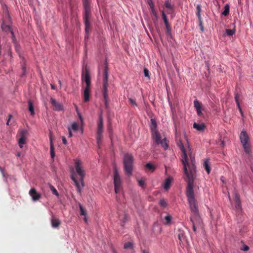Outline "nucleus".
<instances>
[{
    "instance_id": "f257e3e1",
    "label": "nucleus",
    "mask_w": 253,
    "mask_h": 253,
    "mask_svg": "<svg viewBox=\"0 0 253 253\" xmlns=\"http://www.w3.org/2000/svg\"><path fill=\"white\" fill-rule=\"evenodd\" d=\"M74 162L76 171H73L71 178L75 183L78 192L81 193L82 188L84 186V178L85 171L83 168V163L80 159H75Z\"/></svg>"
},
{
    "instance_id": "f03ea898",
    "label": "nucleus",
    "mask_w": 253,
    "mask_h": 253,
    "mask_svg": "<svg viewBox=\"0 0 253 253\" xmlns=\"http://www.w3.org/2000/svg\"><path fill=\"white\" fill-rule=\"evenodd\" d=\"M184 172L186 176L187 186L186 187V196L188 200L195 198L193 190L194 180L196 176V166L193 163V160L191 159V165L183 168Z\"/></svg>"
},
{
    "instance_id": "7ed1b4c3",
    "label": "nucleus",
    "mask_w": 253,
    "mask_h": 253,
    "mask_svg": "<svg viewBox=\"0 0 253 253\" xmlns=\"http://www.w3.org/2000/svg\"><path fill=\"white\" fill-rule=\"evenodd\" d=\"M84 7V20L85 25V31L88 34L90 31L89 18L91 15L90 5L89 0H83Z\"/></svg>"
},
{
    "instance_id": "20e7f679",
    "label": "nucleus",
    "mask_w": 253,
    "mask_h": 253,
    "mask_svg": "<svg viewBox=\"0 0 253 253\" xmlns=\"http://www.w3.org/2000/svg\"><path fill=\"white\" fill-rule=\"evenodd\" d=\"M176 141L177 146L179 148L180 150L181 151V162L183 165V168L186 169V167H189L191 165V159L193 160V163L194 164V158L192 157L191 155L190 157V162L189 161V160L187 157V154L186 153V150L185 149L184 146L182 144L180 139H178L177 138H176Z\"/></svg>"
},
{
    "instance_id": "39448f33",
    "label": "nucleus",
    "mask_w": 253,
    "mask_h": 253,
    "mask_svg": "<svg viewBox=\"0 0 253 253\" xmlns=\"http://www.w3.org/2000/svg\"><path fill=\"white\" fill-rule=\"evenodd\" d=\"M133 160V158L131 154L127 153L125 155L124 159V169L128 176H130L132 174Z\"/></svg>"
},
{
    "instance_id": "423d86ee",
    "label": "nucleus",
    "mask_w": 253,
    "mask_h": 253,
    "mask_svg": "<svg viewBox=\"0 0 253 253\" xmlns=\"http://www.w3.org/2000/svg\"><path fill=\"white\" fill-rule=\"evenodd\" d=\"M240 139L245 152L247 154H249L251 152L250 139L246 131L243 130L241 131L240 135Z\"/></svg>"
},
{
    "instance_id": "0eeeda50",
    "label": "nucleus",
    "mask_w": 253,
    "mask_h": 253,
    "mask_svg": "<svg viewBox=\"0 0 253 253\" xmlns=\"http://www.w3.org/2000/svg\"><path fill=\"white\" fill-rule=\"evenodd\" d=\"M188 201L189 204L190 211L192 212L191 217H195L197 220L199 221V217L200 216L199 213L198 207L196 200L194 198L188 199Z\"/></svg>"
},
{
    "instance_id": "6e6552de",
    "label": "nucleus",
    "mask_w": 253,
    "mask_h": 253,
    "mask_svg": "<svg viewBox=\"0 0 253 253\" xmlns=\"http://www.w3.org/2000/svg\"><path fill=\"white\" fill-rule=\"evenodd\" d=\"M152 137L157 144H161L165 150L168 149V145L166 142V138L162 139L161 135L158 131L152 132Z\"/></svg>"
},
{
    "instance_id": "1a4fd4ad",
    "label": "nucleus",
    "mask_w": 253,
    "mask_h": 253,
    "mask_svg": "<svg viewBox=\"0 0 253 253\" xmlns=\"http://www.w3.org/2000/svg\"><path fill=\"white\" fill-rule=\"evenodd\" d=\"M114 183L115 185V192L118 193L121 190L122 181L119 172L116 168L114 169Z\"/></svg>"
},
{
    "instance_id": "9d476101",
    "label": "nucleus",
    "mask_w": 253,
    "mask_h": 253,
    "mask_svg": "<svg viewBox=\"0 0 253 253\" xmlns=\"http://www.w3.org/2000/svg\"><path fill=\"white\" fill-rule=\"evenodd\" d=\"M103 131V119L101 116H100L99 118V121L97 124V135H96V140L97 143L98 145H100L101 143V140L102 137V134Z\"/></svg>"
},
{
    "instance_id": "9b49d317",
    "label": "nucleus",
    "mask_w": 253,
    "mask_h": 253,
    "mask_svg": "<svg viewBox=\"0 0 253 253\" xmlns=\"http://www.w3.org/2000/svg\"><path fill=\"white\" fill-rule=\"evenodd\" d=\"M82 79L84 81L86 84V86H90V77L89 73V70L87 67H85L83 69Z\"/></svg>"
},
{
    "instance_id": "f8f14e48",
    "label": "nucleus",
    "mask_w": 253,
    "mask_h": 253,
    "mask_svg": "<svg viewBox=\"0 0 253 253\" xmlns=\"http://www.w3.org/2000/svg\"><path fill=\"white\" fill-rule=\"evenodd\" d=\"M29 194L34 201H38L41 198V194L37 192L35 188L31 189L29 191Z\"/></svg>"
},
{
    "instance_id": "ddd939ff",
    "label": "nucleus",
    "mask_w": 253,
    "mask_h": 253,
    "mask_svg": "<svg viewBox=\"0 0 253 253\" xmlns=\"http://www.w3.org/2000/svg\"><path fill=\"white\" fill-rule=\"evenodd\" d=\"M50 102L53 107L54 110L58 111L63 110V105L60 102L57 101L53 98L50 99Z\"/></svg>"
},
{
    "instance_id": "4468645a",
    "label": "nucleus",
    "mask_w": 253,
    "mask_h": 253,
    "mask_svg": "<svg viewBox=\"0 0 253 253\" xmlns=\"http://www.w3.org/2000/svg\"><path fill=\"white\" fill-rule=\"evenodd\" d=\"M107 86L108 84H103V96L104 98V105L106 108H108L109 107V104L108 102V96L107 92Z\"/></svg>"
},
{
    "instance_id": "2eb2a0df",
    "label": "nucleus",
    "mask_w": 253,
    "mask_h": 253,
    "mask_svg": "<svg viewBox=\"0 0 253 253\" xmlns=\"http://www.w3.org/2000/svg\"><path fill=\"white\" fill-rule=\"evenodd\" d=\"M164 6L167 9L168 14H172L174 11V6L172 5L169 0H167L164 3Z\"/></svg>"
},
{
    "instance_id": "dca6fc26",
    "label": "nucleus",
    "mask_w": 253,
    "mask_h": 253,
    "mask_svg": "<svg viewBox=\"0 0 253 253\" xmlns=\"http://www.w3.org/2000/svg\"><path fill=\"white\" fill-rule=\"evenodd\" d=\"M194 106L196 110L197 115L201 116L203 114L202 112V104L198 100L196 99L194 101Z\"/></svg>"
},
{
    "instance_id": "f3484780",
    "label": "nucleus",
    "mask_w": 253,
    "mask_h": 253,
    "mask_svg": "<svg viewBox=\"0 0 253 253\" xmlns=\"http://www.w3.org/2000/svg\"><path fill=\"white\" fill-rule=\"evenodd\" d=\"M190 221L192 224L193 230L195 232L196 231V226L200 225L201 223V217H199V221L197 220L194 217H190Z\"/></svg>"
},
{
    "instance_id": "a211bd4d",
    "label": "nucleus",
    "mask_w": 253,
    "mask_h": 253,
    "mask_svg": "<svg viewBox=\"0 0 253 253\" xmlns=\"http://www.w3.org/2000/svg\"><path fill=\"white\" fill-rule=\"evenodd\" d=\"M90 86H85L84 91V100L88 102L89 100Z\"/></svg>"
},
{
    "instance_id": "6ab92c4d",
    "label": "nucleus",
    "mask_w": 253,
    "mask_h": 253,
    "mask_svg": "<svg viewBox=\"0 0 253 253\" xmlns=\"http://www.w3.org/2000/svg\"><path fill=\"white\" fill-rule=\"evenodd\" d=\"M49 140H50V150L51 158H53L55 157L54 148L52 142V134L49 133Z\"/></svg>"
},
{
    "instance_id": "aec40b11",
    "label": "nucleus",
    "mask_w": 253,
    "mask_h": 253,
    "mask_svg": "<svg viewBox=\"0 0 253 253\" xmlns=\"http://www.w3.org/2000/svg\"><path fill=\"white\" fill-rule=\"evenodd\" d=\"M51 222V225L53 228L58 227L61 224L60 220L53 216L52 217Z\"/></svg>"
},
{
    "instance_id": "412c9836",
    "label": "nucleus",
    "mask_w": 253,
    "mask_h": 253,
    "mask_svg": "<svg viewBox=\"0 0 253 253\" xmlns=\"http://www.w3.org/2000/svg\"><path fill=\"white\" fill-rule=\"evenodd\" d=\"M193 127L198 131H203L206 128V126L204 123L198 124L194 123Z\"/></svg>"
},
{
    "instance_id": "4be33fe9",
    "label": "nucleus",
    "mask_w": 253,
    "mask_h": 253,
    "mask_svg": "<svg viewBox=\"0 0 253 253\" xmlns=\"http://www.w3.org/2000/svg\"><path fill=\"white\" fill-rule=\"evenodd\" d=\"M108 66L105 64L103 72V84H108Z\"/></svg>"
},
{
    "instance_id": "5701e85b",
    "label": "nucleus",
    "mask_w": 253,
    "mask_h": 253,
    "mask_svg": "<svg viewBox=\"0 0 253 253\" xmlns=\"http://www.w3.org/2000/svg\"><path fill=\"white\" fill-rule=\"evenodd\" d=\"M171 181L172 178L170 177H168L165 180L163 185V187L165 190H167L170 188Z\"/></svg>"
},
{
    "instance_id": "b1692460",
    "label": "nucleus",
    "mask_w": 253,
    "mask_h": 253,
    "mask_svg": "<svg viewBox=\"0 0 253 253\" xmlns=\"http://www.w3.org/2000/svg\"><path fill=\"white\" fill-rule=\"evenodd\" d=\"M157 123L156 122V121L153 119H151V125H150V129L151 130V132H153L154 131H158L157 129Z\"/></svg>"
},
{
    "instance_id": "393cba45",
    "label": "nucleus",
    "mask_w": 253,
    "mask_h": 253,
    "mask_svg": "<svg viewBox=\"0 0 253 253\" xmlns=\"http://www.w3.org/2000/svg\"><path fill=\"white\" fill-rule=\"evenodd\" d=\"M240 97V95L239 93H236L235 94V100L236 103L237 105L238 108L241 114L242 115V114H243L242 110L241 107H240V105L239 104Z\"/></svg>"
},
{
    "instance_id": "a878e982",
    "label": "nucleus",
    "mask_w": 253,
    "mask_h": 253,
    "mask_svg": "<svg viewBox=\"0 0 253 253\" xmlns=\"http://www.w3.org/2000/svg\"><path fill=\"white\" fill-rule=\"evenodd\" d=\"M204 167L206 170L207 172L209 174L211 171V168L209 165V162L208 159H207L204 163L203 164Z\"/></svg>"
},
{
    "instance_id": "bb28decb",
    "label": "nucleus",
    "mask_w": 253,
    "mask_h": 253,
    "mask_svg": "<svg viewBox=\"0 0 253 253\" xmlns=\"http://www.w3.org/2000/svg\"><path fill=\"white\" fill-rule=\"evenodd\" d=\"M145 167L147 169L151 171V172H154L156 169V167L154 165L150 163H148L145 165Z\"/></svg>"
},
{
    "instance_id": "cd10ccee",
    "label": "nucleus",
    "mask_w": 253,
    "mask_h": 253,
    "mask_svg": "<svg viewBox=\"0 0 253 253\" xmlns=\"http://www.w3.org/2000/svg\"><path fill=\"white\" fill-rule=\"evenodd\" d=\"M28 110L30 112L31 115H34L35 114L34 106L31 100L28 101Z\"/></svg>"
},
{
    "instance_id": "c85d7f7f",
    "label": "nucleus",
    "mask_w": 253,
    "mask_h": 253,
    "mask_svg": "<svg viewBox=\"0 0 253 253\" xmlns=\"http://www.w3.org/2000/svg\"><path fill=\"white\" fill-rule=\"evenodd\" d=\"M1 29L3 31L9 32L11 34V32H13L11 27L9 25H6L4 24L1 25Z\"/></svg>"
},
{
    "instance_id": "c756f323",
    "label": "nucleus",
    "mask_w": 253,
    "mask_h": 253,
    "mask_svg": "<svg viewBox=\"0 0 253 253\" xmlns=\"http://www.w3.org/2000/svg\"><path fill=\"white\" fill-rule=\"evenodd\" d=\"M27 133V130L26 129H22L19 131V134L20 138H26V134Z\"/></svg>"
},
{
    "instance_id": "7c9ffc66",
    "label": "nucleus",
    "mask_w": 253,
    "mask_h": 253,
    "mask_svg": "<svg viewBox=\"0 0 253 253\" xmlns=\"http://www.w3.org/2000/svg\"><path fill=\"white\" fill-rule=\"evenodd\" d=\"M161 11V13H162V18H163V19L164 20L165 25L166 24L169 23L168 19L167 18V15H166V14L165 11L164 10H162Z\"/></svg>"
},
{
    "instance_id": "2f4dec72",
    "label": "nucleus",
    "mask_w": 253,
    "mask_h": 253,
    "mask_svg": "<svg viewBox=\"0 0 253 253\" xmlns=\"http://www.w3.org/2000/svg\"><path fill=\"white\" fill-rule=\"evenodd\" d=\"M161 11V13H162V18H163V19L164 20L165 25L166 24L169 23L168 19L167 18V15H166V14L165 11L164 10H162Z\"/></svg>"
},
{
    "instance_id": "473e14b6",
    "label": "nucleus",
    "mask_w": 253,
    "mask_h": 253,
    "mask_svg": "<svg viewBox=\"0 0 253 253\" xmlns=\"http://www.w3.org/2000/svg\"><path fill=\"white\" fill-rule=\"evenodd\" d=\"M229 13V6L228 4H226L224 6V10L222 12V14L224 16H227Z\"/></svg>"
},
{
    "instance_id": "72a5a7b5",
    "label": "nucleus",
    "mask_w": 253,
    "mask_h": 253,
    "mask_svg": "<svg viewBox=\"0 0 253 253\" xmlns=\"http://www.w3.org/2000/svg\"><path fill=\"white\" fill-rule=\"evenodd\" d=\"M201 6L200 4H197L196 6V15L198 18L202 17L201 15Z\"/></svg>"
},
{
    "instance_id": "f704fd0d",
    "label": "nucleus",
    "mask_w": 253,
    "mask_h": 253,
    "mask_svg": "<svg viewBox=\"0 0 253 253\" xmlns=\"http://www.w3.org/2000/svg\"><path fill=\"white\" fill-rule=\"evenodd\" d=\"M177 236L180 242H182L184 239V234L183 232L182 231H179Z\"/></svg>"
},
{
    "instance_id": "c9c22d12",
    "label": "nucleus",
    "mask_w": 253,
    "mask_h": 253,
    "mask_svg": "<svg viewBox=\"0 0 253 253\" xmlns=\"http://www.w3.org/2000/svg\"><path fill=\"white\" fill-rule=\"evenodd\" d=\"M26 143V138H19L18 140V144L19 147L22 148L23 147V145Z\"/></svg>"
},
{
    "instance_id": "e433bc0d",
    "label": "nucleus",
    "mask_w": 253,
    "mask_h": 253,
    "mask_svg": "<svg viewBox=\"0 0 253 253\" xmlns=\"http://www.w3.org/2000/svg\"><path fill=\"white\" fill-rule=\"evenodd\" d=\"M124 247L125 249H133V244L131 242H128L124 244Z\"/></svg>"
},
{
    "instance_id": "4c0bfd02",
    "label": "nucleus",
    "mask_w": 253,
    "mask_h": 253,
    "mask_svg": "<svg viewBox=\"0 0 253 253\" xmlns=\"http://www.w3.org/2000/svg\"><path fill=\"white\" fill-rule=\"evenodd\" d=\"M49 188L51 190V191H52V193L56 195V196H59V194H58V191H57V190L55 188V187L52 186V185L50 184L49 185Z\"/></svg>"
},
{
    "instance_id": "58836bf2",
    "label": "nucleus",
    "mask_w": 253,
    "mask_h": 253,
    "mask_svg": "<svg viewBox=\"0 0 253 253\" xmlns=\"http://www.w3.org/2000/svg\"><path fill=\"white\" fill-rule=\"evenodd\" d=\"M171 219H172L171 216L170 215L168 214L165 217V222L164 223L165 224H169L171 222Z\"/></svg>"
},
{
    "instance_id": "ea45409f",
    "label": "nucleus",
    "mask_w": 253,
    "mask_h": 253,
    "mask_svg": "<svg viewBox=\"0 0 253 253\" xmlns=\"http://www.w3.org/2000/svg\"><path fill=\"white\" fill-rule=\"evenodd\" d=\"M226 33L227 35L232 36L235 33V29H226Z\"/></svg>"
},
{
    "instance_id": "a19ab883",
    "label": "nucleus",
    "mask_w": 253,
    "mask_h": 253,
    "mask_svg": "<svg viewBox=\"0 0 253 253\" xmlns=\"http://www.w3.org/2000/svg\"><path fill=\"white\" fill-rule=\"evenodd\" d=\"M199 21V26L200 27L201 31L203 32L204 31V26L203 24V21L202 19V17L198 18Z\"/></svg>"
},
{
    "instance_id": "79ce46f5",
    "label": "nucleus",
    "mask_w": 253,
    "mask_h": 253,
    "mask_svg": "<svg viewBox=\"0 0 253 253\" xmlns=\"http://www.w3.org/2000/svg\"><path fill=\"white\" fill-rule=\"evenodd\" d=\"M79 208L81 211V214L82 215L86 216V211L81 204H79Z\"/></svg>"
},
{
    "instance_id": "37998d69",
    "label": "nucleus",
    "mask_w": 253,
    "mask_h": 253,
    "mask_svg": "<svg viewBox=\"0 0 253 253\" xmlns=\"http://www.w3.org/2000/svg\"><path fill=\"white\" fill-rule=\"evenodd\" d=\"M138 185L141 187L144 188L145 187V182L144 179H140L138 180Z\"/></svg>"
},
{
    "instance_id": "c03bdc74",
    "label": "nucleus",
    "mask_w": 253,
    "mask_h": 253,
    "mask_svg": "<svg viewBox=\"0 0 253 253\" xmlns=\"http://www.w3.org/2000/svg\"><path fill=\"white\" fill-rule=\"evenodd\" d=\"M165 26L166 28L167 33L168 34L170 35L171 33V27H170L169 23L165 24Z\"/></svg>"
},
{
    "instance_id": "a18cd8bd",
    "label": "nucleus",
    "mask_w": 253,
    "mask_h": 253,
    "mask_svg": "<svg viewBox=\"0 0 253 253\" xmlns=\"http://www.w3.org/2000/svg\"><path fill=\"white\" fill-rule=\"evenodd\" d=\"M160 205L161 207L165 208L167 206V203L164 199H162L160 201Z\"/></svg>"
},
{
    "instance_id": "49530a36",
    "label": "nucleus",
    "mask_w": 253,
    "mask_h": 253,
    "mask_svg": "<svg viewBox=\"0 0 253 253\" xmlns=\"http://www.w3.org/2000/svg\"><path fill=\"white\" fill-rule=\"evenodd\" d=\"M72 128L74 131H77L79 128V125L77 123H74L72 125Z\"/></svg>"
},
{
    "instance_id": "de8ad7c7",
    "label": "nucleus",
    "mask_w": 253,
    "mask_h": 253,
    "mask_svg": "<svg viewBox=\"0 0 253 253\" xmlns=\"http://www.w3.org/2000/svg\"><path fill=\"white\" fill-rule=\"evenodd\" d=\"M241 250L244 251H248L249 250V247L247 245L244 244L241 248Z\"/></svg>"
},
{
    "instance_id": "09e8293b",
    "label": "nucleus",
    "mask_w": 253,
    "mask_h": 253,
    "mask_svg": "<svg viewBox=\"0 0 253 253\" xmlns=\"http://www.w3.org/2000/svg\"><path fill=\"white\" fill-rule=\"evenodd\" d=\"M11 39H12V42L14 43H16V38L14 35L13 32H11Z\"/></svg>"
},
{
    "instance_id": "8fccbe9b",
    "label": "nucleus",
    "mask_w": 253,
    "mask_h": 253,
    "mask_svg": "<svg viewBox=\"0 0 253 253\" xmlns=\"http://www.w3.org/2000/svg\"><path fill=\"white\" fill-rule=\"evenodd\" d=\"M235 200L236 203L241 202L240 196L237 194H235Z\"/></svg>"
},
{
    "instance_id": "3c124183",
    "label": "nucleus",
    "mask_w": 253,
    "mask_h": 253,
    "mask_svg": "<svg viewBox=\"0 0 253 253\" xmlns=\"http://www.w3.org/2000/svg\"><path fill=\"white\" fill-rule=\"evenodd\" d=\"M129 102L132 104V105H133L135 106H137V104L136 103V102H135V101L131 99V98H129Z\"/></svg>"
},
{
    "instance_id": "603ef678",
    "label": "nucleus",
    "mask_w": 253,
    "mask_h": 253,
    "mask_svg": "<svg viewBox=\"0 0 253 253\" xmlns=\"http://www.w3.org/2000/svg\"><path fill=\"white\" fill-rule=\"evenodd\" d=\"M144 75L145 77H149V71L148 69L145 68L144 70Z\"/></svg>"
},
{
    "instance_id": "864d4df0",
    "label": "nucleus",
    "mask_w": 253,
    "mask_h": 253,
    "mask_svg": "<svg viewBox=\"0 0 253 253\" xmlns=\"http://www.w3.org/2000/svg\"><path fill=\"white\" fill-rule=\"evenodd\" d=\"M151 13L156 18L157 17V14L156 11H155V8L151 9Z\"/></svg>"
},
{
    "instance_id": "5fc2aeb1",
    "label": "nucleus",
    "mask_w": 253,
    "mask_h": 253,
    "mask_svg": "<svg viewBox=\"0 0 253 253\" xmlns=\"http://www.w3.org/2000/svg\"><path fill=\"white\" fill-rule=\"evenodd\" d=\"M62 140L63 143L64 144L66 145L67 144V141L65 136L62 137Z\"/></svg>"
},
{
    "instance_id": "6e6d98bb",
    "label": "nucleus",
    "mask_w": 253,
    "mask_h": 253,
    "mask_svg": "<svg viewBox=\"0 0 253 253\" xmlns=\"http://www.w3.org/2000/svg\"><path fill=\"white\" fill-rule=\"evenodd\" d=\"M149 6L151 9H154V4L153 3L152 1H151L150 2H149Z\"/></svg>"
},
{
    "instance_id": "4d7b16f0",
    "label": "nucleus",
    "mask_w": 253,
    "mask_h": 253,
    "mask_svg": "<svg viewBox=\"0 0 253 253\" xmlns=\"http://www.w3.org/2000/svg\"><path fill=\"white\" fill-rule=\"evenodd\" d=\"M236 208L237 209H241V202L236 203Z\"/></svg>"
},
{
    "instance_id": "13d9d810",
    "label": "nucleus",
    "mask_w": 253,
    "mask_h": 253,
    "mask_svg": "<svg viewBox=\"0 0 253 253\" xmlns=\"http://www.w3.org/2000/svg\"><path fill=\"white\" fill-rule=\"evenodd\" d=\"M69 129V137H71L73 136L71 129L70 128H68Z\"/></svg>"
},
{
    "instance_id": "bf43d9fd",
    "label": "nucleus",
    "mask_w": 253,
    "mask_h": 253,
    "mask_svg": "<svg viewBox=\"0 0 253 253\" xmlns=\"http://www.w3.org/2000/svg\"><path fill=\"white\" fill-rule=\"evenodd\" d=\"M219 145H220L221 146L223 147V146H224V141H223V140H221L220 141V144H219Z\"/></svg>"
},
{
    "instance_id": "052dcab7",
    "label": "nucleus",
    "mask_w": 253,
    "mask_h": 253,
    "mask_svg": "<svg viewBox=\"0 0 253 253\" xmlns=\"http://www.w3.org/2000/svg\"><path fill=\"white\" fill-rule=\"evenodd\" d=\"M11 117H12V116H11V115H9V119H8V120H7V123H6V124H7V125H8V126L9 125L10 119V118H11Z\"/></svg>"
},
{
    "instance_id": "680f3d73",
    "label": "nucleus",
    "mask_w": 253,
    "mask_h": 253,
    "mask_svg": "<svg viewBox=\"0 0 253 253\" xmlns=\"http://www.w3.org/2000/svg\"><path fill=\"white\" fill-rule=\"evenodd\" d=\"M84 222L86 223L87 222V218H86V216H84Z\"/></svg>"
},
{
    "instance_id": "e2e57ef3",
    "label": "nucleus",
    "mask_w": 253,
    "mask_h": 253,
    "mask_svg": "<svg viewBox=\"0 0 253 253\" xmlns=\"http://www.w3.org/2000/svg\"><path fill=\"white\" fill-rule=\"evenodd\" d=\"M51 87L52 89H55V86L53 84H51Z\"/></svg>"
},
{
    "instance_id": "0e129e2a",
    "label": "nucleus",
    "mask_w": 253,
    "mask_h": 253,
    "mask_svg": "<svg viewBox=\"0 0 253 253\" xmlns=\"http://www.w3.org/2000/svg\"><path fill=\"white\" fill-rule=\"evenodd\" d=\"M79 118L80 119V120H81V121L82 122L83 121V118H82V117L81 115H79Z\"/></svg>"
},
{
    "instance_id": "69168bd1",
    "label": "nucleus",
    "mask_w": 253,
    "mask_h": 253,
    "mask_svg": "<svg viewBox=\"0 0 253 253\" xmlns=\"http://www.w3.org/2000/svg\"><path fill=\"white\" fill-rule=\"evenodd\" d=\"M126 218H127V216H126V215H125V219L126 220Z\"/></svg>"
},
{
    "instance_id": "338daca9",
    "label": "nucleus",
    "mask_w": 253,
    "mask_h": 253,
    "mask_svg": "<svg viewBox=\"0 0 253 253\" xmlns=\"http://www.w3.org/2000/svg\"><path fill=\"white\" fill-rule=\"evenodd\" d=\"M143 253H148V252H146V251H143Z\"/></svg>"
},
{
    "instance_id": "774afa93",
    "label": "nucleus",
    "mask_w": 253,
    "mask_h": 253,
    "mask_svg": "<svg viewBox=\"0 0 253 253\" xmlns=\"http://www.w3.org/2000/svg\"><path fill=\"white\" fill-rule=\"evenodd\" d=\"M124 222L122 224V226H123L124 225Z\"/></svg>"
}]
</instances>
